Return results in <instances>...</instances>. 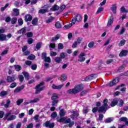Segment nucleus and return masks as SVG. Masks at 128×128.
<instances>
[{
  "label": "nucleus",
  "instance_id": "f257e3e1",
  "mask_svg": "<svg viewBox=\"0 0 128 128\" xmlns=\"http://www.w3.org/2000/svg\"><path fill=\"white\" fill-rule=\"evenodd\" d=\"M108 100L106 98L104 99L103 100V104H102L98 109V107H94L92 108V112H94V114H96V112L98 111L100 114H106L108 110Z\"/></svg>",
  "mask_w": 128,
  "mask_h": 128
},
{
  "label": "nucleus",
  "instance_id": "f03ea898",
  "mask_svg": "<svg viewBox=\"0 0 128 128\" xmlns=\"http://www.w3.org/2000/svg\"><path fill=\"white\" fill-rule=\"evenodd\" d=\"M82 90H84V84H81L76 85L72 89L68 90L67 92L69 94H78L80 92H82Z\"/></svg>",
  "mask_w": 128,
  "mask_h": 128
},
{
  "label": "nucleus",
  "instance_id": "7ed1b4c3",
  "mask_svg": "<svg viewBox=\"0 0 128 128\" xmlns=\"http://www.w3.org/2000/svg\"><path fill=\"white\" fill-rule=\"evenodd\" d=\"M52 101V106H56V104H58V96L56 93H54L51 97Z\"/></svg>",
  "mask_w": 128,
  "mask_h": 128
},
{
  "label": "nucleus",
  "instance_id": "20e7f679",
  "mask_svg": "<svg viewBox=\"0 0 128 128\" xmlns=\"http://www.w3.org/2000/svg\"><path fill=\"white\" fill-rule=\"evenodd\" d=\"M44 82L42 81L36 86L35 88L36 90L35 92L36 94H38L39 92H42V90H44V88H45L44 86L40 88V86H44Z\"/></svg>",
  "mask_w": 128,
  "mask_h": 128
},
{
  "label": "nucleus",
  "instance_id": "39448f33",
  "mask_svg": "<svg viewBox=\"0 0 128 128\" xmlns=\"http://www.w3.org/2000/svg\"><path fill=\"white\" fill-rule=\"evenodd\" d=\"M82 20V15H80V14H76V16L72 18L71 22L73 24H75L76 22H80Z\"/></svg>",
  "mask_w": 128,
  "mask_h": 128
},
{
  "label": "nucleus",
  "instance_id": "423d86ee",
  "mask_svg": "<svg viewBox=\"0 0 128 128\" xmlns=\"http://www.w3.org/2000/svg\"><path fill=\"white\" fill-rule=\"evenodd\" d=\"M120 82V78H116L112 81H111L108 84V86H116V84Z\"/></svg>",
  "mask_w": 128,
  "mask_h": 128
},
{
  "label": "nucleus",
  "instance_id": "0eeeda50",
  "mask_svg": "<svg viewBox=\"0 0 128 128\" xmlns=\"http://www.w3.org/2000/svg\"><path fill=\"white\" fill-rule=\"evenodd\" d=\"M86 56V54L84 52H81L78 57V62H83L86 60V58L84 57Z\"/></svg>",
  "mask_w": 128,
  "mask_h": 128
},
{
  "label": "nucleus",
  "instance_id": "6e6552de",
  "mask_svg": "<svg viewBox=\"0 0 128 128\" xmlns=\"http://www.w3.org/2000/svg\"><path fill=\"white\" fill-rule=\"evenodd\" d=\"M16 80V77L15 75L10 76H7L6 82H14Z\"/></svg>",
  "mask_w": 128,
  "mask_h": 128
},
{
  "label": "nucleus",
  "instance_id": "1a4fd4ad",
  "mask_svg": "<svg viewBox=\"0 0 128 128\" xmlns=\"http://www.w3.org/2000/svg\"><path fill=\"white\" fill-rule=\"evenodd\" d=\"M54 122L50 123V121H46L45 122V126L46 128H54Z\"/></svg>",
  "mask_w": 128,
  "mask_h": 128
},
{
  "label": "nucleus",
  "instance_id": "9d476101",
  "mask_svg": "<svg viewBox=\"0 0 128 128\" xmlns=\"http://www.w3.org/2000/svg\"><path fill=\"white\" fill-rule=\"evenodd\" d=\"M97 76V74H92L89 77H86V78H84V81L85 82H88L92 80H94V78H96Z\"/></svg>",
  "mask_w": 128,
  "mask_h": 128
},
{
  "label": "nucleus",
  "instance_id": "9b49d317",
  "mask_svg": "<svg viewBox=\"0 0 128 128\" xmlns=\"http://www.w3.org/2000/svg\"><path fill=\"white\" fill-rule=\"evenodd\" d=\"M48 6L46 5H44L43 8H46L45 9H40L38 10V14H46L48 12V8L46 7Z\"/></svg>",
  "mask_w": 128,
  "mask_h": 128
},
{
  "label": "nucleus",
  "instance_id": "f8f14e48",
  "mask_svg": "<svg viewBox=\"0 0 128 128\" xmlns=\"http://www.w3.org/2000/svg\"><path fill=\"white\" fill-rule=\"evenodd\" d=\"M128 50H123L120 52L119 56H120V58H122V56H128Z\"/></svg>",
  "mask_w": 128,
  "mask_h": 128
},
{
  "label": "nucleus",
  "instance_id": "ddd939ff",
  "mask_svg": "<svg viewBox=\"0 0 128 128\" xmlns=\"http://www.w3.org/2000/svg\"><path fill=\"white\" fill-rule=\"evenodd\" d=\"M25 22H32V16L30 14H26L24 17Z\"/></svg>",
  "mask_w": 128,
  "mask_h": 128
},
{
  "label": "nucleus",
  "instance_id": "4468645a",
  "mask_svg": "<svg viewBox=\"0 0 128 128\" xmlns=\"http://www.w3.org/2000/svg\"><path fill=\"white\" fill-rule=\"evenodd\" d=\"M24 88V86L22 85L20 86L17 87L16 88L14 89V94H16V92H20Z\"/></svg>",
  "mask_w": 128,
  "mask_h": 128
},
{
  "label": "nucleus",
  "instance_id": "2eb2a0df",
  "mask_svg": "<svg viewBox=\"0 0 128 128\" xmlns=\"http://www.w3.org/2000/svg\"><path fill=\"white\" fill-rule=\"evenodd\" d=\"M114 24V16H111L108 20L107 26H110Z\"/></svg>",
  "mask_w": 128,
  "mask_h": 128
},
{
  "label": "nucleus",
  "instance_id": "dca6fc26",
  "mask_svg": "<svg viewBox=\"0 0 128 128\" xmlns=\"http://www.w3.org/2000/svg\"><path fill=\"white\" fill-rule=\"evenodd\" d=\"M118 98H115L111 102L110 106L114 107L115 106L118 105Z\"/></svg>",
  "mask_w": 128,
  "mask_h": 128
},
{
  "label": "nucleus",
  "instance_id": "f3484780",
  "mask_svg": "<svg viewBox=\"0 0 128 128\" xmlns=\"http://www.w3.org/2000/svg\"><path fill=\"white\" fill-rule=\"evenodd\" d=\"M26 28L24 27L22 28H21L20 30L18 31V34H22V36H26V34H26Z\"/></svg>",
  "mask_w": 128,
  "mask_h": 128
},
{
  "label": "nucleus",
  "instance_id": "a211bd4d",
  "mask_svg": "<svg viewBox=\"0 0 128 128\" xmlns=\"http://www.w3.org/2000/svg\"><path fill=\"white\" fill-rule=\"evenodd\" d=\"M13 12V16H20V10L18 8H14Z\"/></svg>",
  "mask_w": 128,
  "mask_h": 128
},
{
  "label": "nucleus",
  "instance_id": "6ab92c4d",
  "mask_svg": "<svg viewBox=\"0 0 128 128\" xmlns=\"http://www.w3.org/2000/svg\"><path fill=\"white\" fill-rule=\"evenodd\" d=\"M23 76H24L26 80H30V74H28V72H26V71H24L22 72Z\"/></svg>",
  "mask_w": 128,
  "mask_h": 128
},
{
  "label": "nucleus",
  "instance_id": "aec40b11",
  "mask_svg": "<svg viewBox=\"0 0 128 128\" xmlns=\"http://www.w3.org/2000/svg\"><path fill=\"white\" fill-rule=\"evenodd\" d=\"M0 40L4 42V40H8L6 39V35L4 34H0Z\"/></svg>",
  "mask_w": 128,
  "mask_h": 128
},
{
  "label": "nucleus",
  "instance_id": "412c9836",
  "mask_svg": "<svg viewBox=\"0 0 128 128\" xmlns=\"http://www.w3.org/2000/svg\"><path fill=\"white\" fill-rule=\"evenodd\" d=\"M88 92H90V90H88V89H86V90H82L80 93V96H86V94H88Z\"/></svg>",
  "mask_w": 128,
  "mask_h": 128
},
{
  "label": "nucleus",
  "instance_id": "4be33fe9",
  "mask_svg": "<svg viewBox=\"0 0 128 128\" xmlns=\"http://www.w3.org/2000/svg\"><path fill=\"white\" fill-rule=\"evenodd\" d=\"M14 66L16 72H20V70H22V66L20 65L15 64Z\"/></svg>",
  "mask_w": 128,
  "mask_h": 128
},
{
  "label": "nucleus",
  "instance_id": "5701e85b",
  "mask_svg": "<svg viewBox=\"0 0 128 128\" xmlns=\"http://www.w3.org/2000/svg\"><path fill=\"white\" fill-rule=\"evenodd\" d=\"M111 10L113 12L114 14H116V4H114L111 7Z\"/></svg>",
  "mask_w": 128,
  "mask_h": 128
},
{
  "label": "nucleus",
  "instance_id": "b1692460",
  "mask_svg": "<svg viewBox=\"0 0 128 128\" xmlns=\"http://www.w3.org/2000/svg\"><path fill=\"white\" fill-rule=\"evenodd\" d=\"M54 62L56 63V64H60L62 60L60 56H56L54 58Z\"/></svg>",
  "mask_w": 128,
  "mask_h": 128
},
{
  "label": "nucleus",
  "instance_id": "393cba45",
  "mask_svg": "<svg viewBox=\"0 0 128 128\" xmlns=\"http://www.w3.org/2000/svg\"><path fill=\"white\" fill-rule=\"evenodd\" d=\"M60 10V6H58L57 4H54L51 8V10H52V12H56V10Z\"/></svg>",
  "mask_w": 128,
  "mask_h": 128
},
{
  "label": "nucleus",
  "instance_id": "a878e982",
  "mask_svg": "<svg viewBox=\"0 0 128 128\" xmlns=\"http://www.w3.org/2000/svg\"><path fill=\"white\" fill-rule=\"evenodd\" d=\"M38 18H34L32 22V24L33 26H36V24H38Z\"/></svg>",
  "mask_w": 128,
  "mask_h": 128
},
{
  "label": "nucleus",
  "instance_id": "bb28decb",
  "mask_svg": "<svg viewBox=\"0 0 128 128\" xmlns=\"http://www.w3.org/2000/svg\"><path fill=\"white\" fill-rule=\"evenodd\" d=\"M72 23H70L69 24H67V25H65L64 27H63V30H68V28H72Z\"/></svg>",
  "mask_w": 128,
  "mask_h": 128
},
{
  "label": "nucleus",
  "instance_id": "cd10ccee",
  "mask_svg": "<svg viewBox=\"0 0 128 128\" xmlns=\"http://www.w3.org/2000/svg\"><path fill=\"white\" fill-rule=\"evenodd\" d=\"M60 34H57L55 37L52 38V42L58 40H60Z\"/></svg>",
  "mask_w": 128,
  "mask_h": 128
},
{
  "label": "nucleus",
  "instance_id": "c85d7f7f",
  "mask_svg": "<svg viewBox=\"0 0 128 128\" xmlns=\"http://www.w3.org/2000/svg\"><path fill=\"white\" fill-rule=\"evenodd\" d=\"M114 120L112 118H109L104 120V122L105 124H110V122H112Z\"/></svg>",
  "mask_w": 128,
  "mask_h": 128
},
{
  "label": "nucleus",
  "instance_id": "c756f323",
  "mask_svg": "<svg viewBox=\"0 0 128 128\" xmlns=\"http://www.w3.org/2000/svg\"><path fill=\"white\" fill-rule=\"evenodd\" d=\"M16 116L14 115H12L10 117H9L8 119L7 120L8 122H10V120H16Z\"/></svg>",
  "mask_w": 128,
  "mask_h": 128
},
{
  "label": "nucleus",
  "instance_id": "7c9ffc66",
  "mask_svg": "<svg viewBox=\"0 0 128 128\" xmlns=\"http://www.w3.org/2000/svg\"><path fill=\"white\" fill-rule=\"evenodd\" d=\"M60 116L61 117L64 116H66V112H64V109H61L60 111Z\"/></svg>",
  "mask_w": 128,
  "mask_h": 128
},
{
  "label": "nucleus",
  "instance_id": "2f4dec72",
  "mask_svg": "<svg viewBox=\"0 0 128 128\" xmlns=\"http://www.w3.org/2000/svg\"><path fill=\"white\" fill-rule=\"evenodd\" d=\"M55 28H62V24L60 22H56Z\"/></svg>",
  "mask_w": 128,
  "mask_h": 128
},
{
  "label": "nucleus",
  "instance_id": "473e14b6",
  "mask_svg": "<svg viewBox=\"0 0 128 128\" xmlns=\"http://www.w3.org/2000/svg\"><path fill=\"white\" fill-rule=\"evenodd\" d=\"M34 58H36V56L34 54H30L27 58V60H34Z\"/></svg>",
  "mask_w": 128,
  "mask_h": 128
},
{
  "label": "nucleus",
  "instance_id": "72a5a7b5",
  "mask_svg": "<svg viewBox=\"0 0 128 128\" xmlns=\"http://www.w3.org/2000/svg\"><path fill=\"white\" fill-rule=\"evenodd\" d=\"M10 114H12V112H10L6 113L5 114V116H4V118H3V120H8V116H10Z\"/></svg>",
  "mask_w": 128,
  "mask_h": 128
},
{
  "label": "nucleus",
  "instance_id": "f704fd0d",
  "mask_svg": "<svg viewBox=\"0 0 128 128\" xmlns=\"http://www.w3.org/2000/svg\"><path fill=\"white\" fill-rule=\"evenodd\" d=\"M126 44V40L123 39L120 41V42L118 44L119 46H122Z\"/></svg>",
  "mask_w": 128,
  "mask_h": 128
},
{
  "label": "nucleus",
  "instance_id": "c9c22d12",
  "mask_svg": "<svg viewBox=\"0 0 128 128\" xmlns=\"http://www.w3.org/2000/svg\"><path fill=\"white\" fill-rule=\"evenodd\" d=\"M16 86H18V84L16 82H12L10 84L9 87L10 88H16Z\"/></svg>",
  "mask_w": 128,
  "mask_h": 128
},
{
  "label": "nucleus",
  "instance_id": "e433bc0d",
  "mask_svg": "<svg viewBox=\"0 0 128 128\" xmlns=\"http://www.w3.org/2000/svg\"><path fill=\"white\" fill-rule=\"evenodd\" d=\"M38 102H40V98H36L34 100H30V104H34Z\"/></svg>",
  "mask_w": 128,
  "mask_h": 128
},
{
  "label": "nucleus",
  "instance_id": "4c0bfd02",
  "mask_svg": "<svg viewBox=\"0 0 128 128\" xmlns=\"http://www.w3.org/2000/svg\"><path fill=\"white\" fill-rule=\"evenodd\" d=\"M8 94V92L6 91H2L0 92V96H6Z\"/></svg>",
  "mask_w": 128,
  "mask_h": 128
},
{
  "label": "nucleus",
  "instance_id": "58836bf2",
  "mask_svg": "<svg viewBox=\"0 0 128 128\" xmlns=\"http://www.w3.org/2000/svg\"><path fill=\"white\" fill-rule=\"evenodd\" d=\"M16 22H18V18H13L11 20V23L12 24H16Z\"/></svg>",
  "mask_w": 128,
  "mask_h": 128
},
{
  "label": "nucleus",
  "instance_id": "ea45409f",
  "mask_svg": "<svg viewBox=\"0 0 128 128\" xmlns=\"http://www.w3.org/2000/svg\"><path fill=\"white\" fill-rule=\"evenodd\" d=\"M44 62H48V63H50L52 62V60L50 59V57H46V58H45L44 60Z\"/></svg>",
  "mask_w": 128,
  "mask_h": 128
},
{
  "label": "nucleus",
  "instance_id": "a19ab883",
  "mask_svg": "<svg viewBox=\"0 0 128 128\" xmlns=\"http://www.w3.org/2000/svg\"><path fill=\"white\" fill-rule=\"evenodd\" d=\"M40 117V115L38 114H36L34 116V120H36V122H40V119H38V118Z\"/></svg>",
  "mask_w": 128,
  "mask_h": 128
},
{
  "label": "nucleus",
  "instance_id": "79ce46f5",
  "mask_svg": "<svg viewBox=\"0 0 128 128\" xmlns=\"http://www.w3.org/2000/svg\"><path fill=\"white\" fill-rule=\"evenodd\" d=\"M104 8L102 7L98 8V9L96 12V14H100V12H104Z\"/></svg>",
  "mask_w": 128,
  "mask_h": 128
},
{
  "label": "nucleus",
  "instance_id": "37998d69",
  "mask_svg": "<svg viewBox=\"0 0 128 128\" xmlns=\"http://www.w3.org/2000/svg\"><path fill=\"white\" fill-rule=\"evenodd\" d=\"M18 78L20 82H22L24 80V77L22 75H19Z\"/></svg>",
  "mask_w": 128,
  "mask_h": 128
},
{
  "label": "nucleus",
  "instance_id": "c03bdc74",
  "mask_svg": "<svg viewBox=\"0 0 128 128\" xmlns=\"http://www.w3.org/2000/svg\"><path fill=\"white\" fill-rule=\"evenodd\" d=\"M94 44H96V43L94 42H90L88 44V46L90 48H92L93 46H94Z\"/></svg>",
  "mask_w": 128,
  "mask_h": 128
},
{
  "label": "nucleus",
  "instance_id": "a18cd8bd",
  "mask_svg": "<svg viewBox=\"0 0 128 128\" xmlns=\"http://www.w3.org/2000/svg\"><path fill=\"white\" fill-rule=\"evenodd\" d=\"M64 44H62V43H59L58 44V50H64Z\"/></svg>",
  "mask_w": 128,
  "mask_h": 128
},
{
  "label": "nucleus",
  "instance_id": "49530a36",
  "mask_svg": "<svg viewBox=\"0 0 128 128\" xmlns=\"http://www.w3.org/2000/svg\"><path fill=\"white\" fill-rule=\"evenodd\" d=\"M66 120V118L64 117H62L58 120H57L58 122H64Z\"/></svg>",
  "mask_w": 128,
  "mask_h": 128
},
{
  "label": "nucleus",
  "instance_id": "de8ad7c7",
  "mask_svg": "<svg viewBox=\"0 0 128 128\" xmlns=\"http://www.w3.org/2000/svg\"><path fill=\"white\" fill-rule=\"evenodd\" d=\"M18 26H22L24 24V20H22V18H20L18 20Z\"/></svg>",
  "mask_w": 128,
  "mask_h": 128
},
{
  "label": "nucleus",
  "instance_id": "09e8293b",
  "mask_svg": "<svg viewBox=\"0 0 128 128\" xmlns=\"http://www.w3.org/2000/svg\"><path fill=\"white\" fill-rule=\"evenodd\" d=\"M59 58L62 60H64V58H66V54H64V52H62L60 54Z\"/></svg>",
  "mask_w": 128,
  "mask_h": 128
},
{
  "label": "nucleus",
  "instance_id": "8fccbe9b",
  "mask_svg": "<svg viewBox=\"0 0 128 128\" xmlns=\"http://www.w3.org/2000/svg\"><path fill=\"white\" fill-rule=\"evenodd\" d=\"M27 38H32L34 36V33L32 32H28L26 34Z\"/></svg>",
  "mask_w": 128,
  "mask_h": 128
},
{
  "label": "nucleus",
  "instance_id": "3c124183",
  "mask_svg": "<svg viewBox=\"0 0 128 128\" xmlns=\"http://www.w3.org/2000/svg\"><path fill=\"white\" fill-rule=\"evenodd\" d=\"M56 116H58V114L56 113V112H53L52 114H51V118H56Z\"/></svg>",
  "mask_w": 128,
  "mask_h": 128
},
{
  "label": "nucleus",
  "instance_id": "603ef678",
  "mask_svg": "<svg viewBox=\"0 0 128 128\" xmlns=\"http://www.w3.org/2000/svg\"><path fill=\"white\" fill-rule=\"evenodd\" d=\"M120 10H121L122 12V13L128 12V10H126V8H124V6H122L120 8Z\"/></svg>",
  "mask_w": 128,
  "mask_h": 128
},
{
  "label": "nucleus",
  "instance_id": "864d4df0",
  "mask_svg": "<svg viewBox=\"0 0 128 128\" xmlns=\"http://www.w3.org/2000/svg\"><path fill=\"white\" fill-rule=\"evenodd\" d=\"M10 100H6V104H4L5 108H8L10 106Z\"/></svg>",
  "mask_w": 128,
  "mask_h": 128
},
{
  "label": "nucleus",
  "instance_id": "5fc2aeb1",
  "mask_svg": "<svg viewBox=\"0 0 128 128\" xmlns=\"http://www.w3.org/2000/svg\"><path fill=\"white\" fill-rule=\"evenodd\" d=\"M31 68L32 70H36L38 68V65H36V64L32 65Z\"/></svg>",
  "mask_w": 128,
  "mask_h": 128
},
{
  "label": "nucleus",
  "instance_id": "6e6d98bb",
  "mask_svg": "<svg viewBox=\"0 0 128 128\" xmlns=\"http://www.w3.org/2000/svg\"><path fill=\"white\" fill-rule=\"evenodd\" d=\"M72 114H74V116L76 118H78V116H80V114H78V110H76V111L73 110L72 112Z\"/></svg>",
  "mask_w": 128,
  "mask_h": 128
},
{
  "label": "nucleus",
  "instance_id": "4d7b16f0",
  "mask_svg": "<svg viewBox=\"0 0 128 128\" xmlns=\"http://www.w3.org/2000/svg\"><path fill=\"white\" fill-rule=\"evenodd\" d=\"M54 20V18L50 17L46 20V22H47L48 24H50V22H52V20Z\"/></svg>",
  "mask_w": 128,
  "mask_h": 128
},
{
  "label": "nucleus",
  "instance_id": "13d9d810",
  "mask_svg": "<svg viewBox=\"0 0 128 128\" xmlns=\"http://www.w3.org/2000/svg\"><path fill=\"white\" fill-rule=\"evenodd\" d=\"M24 102V99H19L17 100L16 104L17 106H20V104Z\"/></svg>",
  "mask_w": 128,
  "mask_h": 128
},
{
  "label": "nucleus",
  "instance_id": "bf43d9fd",
  "mask_svg": "<svg viewBox=\"0 0 128 128\" xmlns=\"http://www.w3.org/2000/svg\"><path fill=\"white\" fill-rule=\"evenodd\" d=\"M124 70V66H121L118 68V72H122Z\"/></svg>",
  "mask_w": 128,
  "mask_h": 128
},
{
  "label": "nucleus",
  "instance_id": "052dcab7",
  "mask_svg": "<svg viewBox=\"0 0 128 128\" xmlns=\"http://www.w3.org/2000/svg\"><path fill=\"white\" fill-rule=\"evenodd\" d=\"M46 57L47 56H46V52H42V56H41L42 60H44Z\"/></svg>",
  "mask_w": 128,
  "mask_h": 128
},
{
  "label": "nucleus",
  "instance_id": "680f3d73",
  "mask_svg": "<svg viewBox=\"0 0 128 128\" xmlns=\"http://www.w3.org/2000/svg\"><path fill=\"white\" fill-rule=\"evenodd\" d=\"M66 8V5H62L60 6V12H64V10Z\"/></svg>",
  "mask_w": 128,
  "mask_h": 128
},
{
  "label": "nucleus",
  "instance_id": "e2e57ef3",
  "mask_svg": "<svg viewBox=\"0 0 128 128\" xmlns=\"http://www.w3.org/2000/svg\"><path fill=\"white\" fill-rule=\"evenodd\" d=\"M25 64L26 66H31L32 62L30 60H26Z\"/></svg>",
  "mask_w": 128,
  "mask_h": 128
},
{
  "label": "nucleus",
  "instance_id": "0e129e2a",
  "mask_svg": "<svg viewBox=\"0 0 128 128\" xmlns=\"http://www.w3.org/2000/svg\"><path fill=\"white\" fill-rule=\"evenodd\" d=\"M32 42H34V39H32V38H30L28 40V44H32Z\"/></svg>",
  "mask_w": 128,
  "mask_h": 128
},
{
  "label": "nucleus",
  "instance_id": "69168bd1",
  "mask_svg": "<svg viewBox=\"0 0 128 128\" xmlns=\"http://www.w3.org/2000/svg\"><path fill=\"white\" fill-rule=\"evenodd\" d=\"M42 48V44H40V42H38L36 44V48L37 50H40Z\"/></svg>",
  "mask_w": 128,
  "mask_h": 128
},
{
  "label": "nucleus",
  "instance_id": "338daca9",
  "mask_svg": "<svg viewBox=\"0 0 128 128\" xmlns=\"http://www.w3.org/2000/svg\"><path fill=\"white\" fill-rule=\"evenodd\" d=\"M26 128H34V124L30 123L28 125H26Z\"/></svg>",
  "mask_w": 128,
  "mask_h": 128
},
{
  "label": "nucleus",
  "instance_id": "774afa93",
  "mask_svg": "<svg viewBox=\"0 0 128 128\" xmlns=\"http://www.w3.org/2000/svg\"><path fill=\"white\" fill-rule=\"evenodd\" d=\"M120 122H127L128 118L126 117H122L120 118Z\"/></svg>",
  "mask_w": 128,
  "mask_h": 128
}]
</instances>
